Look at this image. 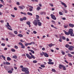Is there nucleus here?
Here are the masks:
<instances>
[{"instance_id":"nucleus-1","label":"nucleus","mask_w":74,"mask_h":74,"mask_svg":"<svg viewBox=\"0 0 74 74\" xmlns=\"http://www.w3.org/2000/svg\"><path fill=\"white\" fill-rule=\"evenodd\" d=\"M65 47L66 48H69V49L70 50V51H73V48H74V47L72 46H69V45L68 44L66 45H65Z\"/></svg>"},{"instance_id":"nucleus-2","label":"nucleus","mask_w":74,"mask_h":74,"mask_svg":"<svg viewBox=\"0 0 74 74\" xmlns=\"http://www.w3.org/2000/svg\"><path fill=\"white\" fill-rule=\"evenodd\" d=\"M62 67L63 70H66V67L64 66V65H63L61 64H60L59 65V68L60 69H61Z\"/></svg>"},{"instance_id":"nucleus-3","label":"nucleus","mask_w":74,"mask_h":74,"mask_svg":"<svg viewBox=\"0 0 74 74\" xmlns=\"http://www.w3.org/2000/svg\"><path fill=\"white\" fill-rule=\"evenodd\" d=\"M69 32V34H70L71 36H73V29H70L68 31Z\"/></svg>"},{"instance_id":"nucleus-4","label":"nucleus","mask_w":74,"mask_h":74,"mask_svg":"<svg viewBox=\"0 0 74 74\" xmlns=\"http://www.w3.org/2000/svg\"><path fill=\"white\" fill-rule=\"evenodd\" d=\"M33 23L35 26H37L38 24V23L37 22V21L36 20H34V21H33Z\"/></svg>"},{"instance_id":"nucleus-5","label":"nucleus","mask_w":74,"mask_h":74,"mask_svg":"<svg viewBox=\"0 0 74 74\" xmlns=\"http://www.w3.org/2000/svg\"><path fill=\"white\" fill-rule=\"evenodd\" d=\"M18 44L19 45H20L21 46V48H23V49H25V46L23 45V44H22V43L21 42H20L18 43Z\"/></svg>"},{"instance_id":"nucleus-6","label":"nucleus","mask_w":74,"mask_h":74,"mask_svg":"<svg viewBox=\"0 0 74 74\" xmlns=\"http://www.w3.org/2000/svg\"><path fill=\"white\" fill-rule=\"evenodd\" d=\"M51 18L53 19H54V20H56V18L55 15H53V14H51Z\"/></svg>"},{"instance_id":"nucleus-7","label":"nucleus","mask_w":74,"mask_h":74,"mask_svg":"<svg viewBox=\"0 0 74 74\" xmlns=\"http://www.w3.org/2000/svg\"><path fill=\"white\" fill-rule=\"evenodd\" d=\"M42 54H43L45 56V57H49V56L47 53H44V52H42Z\"/></svg>"},{"instance_id":"nucleus-8","label":"nucleus","mask_w":74,"mask_h":74,"mask_svg":"<svg viewBox=\"0 0 74 74\" xmlns=\"http://www.w3.org/2000/svg\"><path fill=\"white\" fill-rule=\"evenodd\" d=\"M25 73L26 74H29V69L27 68L26 70L25 71Z\"/></svg>"},{"instance_id":"nucleus-9","label":"nucleus","mask_w":74,"mask_h":74,"mask_svg":"<svg viewBox=\"0 0 74 74\" xmlns=\"http://www.w3.org/2000/svg\"><path fill=\"white\" fill-rule=\"evenodd\" d=\"M69 26L70 27H72V28H73V27H74V25L73 24H71V23H70L69 24Z\"/></svg>"},{"instance_id":"nucleus-10","label":"nucleus","mask_w":74,"mask_h":74,"mask_svg":"<svg viewBox=\"0 0 74 74\" xmlns=\"http://www.w3.org/2000/svg\"><path fill=\"white\" fill-rule=\"evenodd\" d=\"M26 55L27 57V58H28L29 59H32V57L30 56V55H29V54H26Z\"/></svg>"},{"instance_id":"nucleus-11","label":"nucleus","mask_w":74,"mask_h":74,"mask_svg":"<svg viewBox=\"0 0 74 74\" xmlns=\"http://www.w3.org/2000/svg\"><path fill=\"white\" fill-rule=\"evenodd\" d=\"M27 69V68L23 67L22 68V69H21V71H22L25 72Z\"/></svg>"},{"instance_id":"nucleus-12","label":"nucleus","mask_w":74,"mask_h":74,"mask_svg":"<svg viewBox=\"0 0 74 74\" xmlns=\"http://www.w3.org/2000/svg\"><path fill=\"white\" fill-rule=\"evenodd\" d=\"M63 32H64V33L66 35H69V32H66V31L64 30H63Z\"/></svg>"},{"instance_id":"nucleus-13","label":"nucleus","mask_w":74,"mask_h":74,"mask_svg":"<svg viewBox=\"0 0 74 74\" xmlns=\"http://www.w3.org/2000/svg\"><path fill=\"white\" fill-rule=\"evenodd\" d=\"M30 23H31L29 21H27L26 23V24H27V25H29V27L31 26V25H30Z\"/></svg>"},{"instance_id":"nucleus-14","label":"nucleus","mask_w":74,"mask_h":74,"mask_svg":"<svg viewBox=\"0 0 74 74\" xmlns=\"http://www.w3.org/2000/svg\"><path fill=\"white\" fill-rule=\"evenodd\" d=\"M61 4L62 5H63L65 7H67V5L66 4H65V3L62 2H61Z\"/></svg>"},{"instance_id":"nucleus-15","label":"nucleus","mask_w":74,"mask_h":74,"mask_svg":"<svg viewBox=\"0 0 74 74\" xmlns=\"http://www.w3.org/2000/svg\"><path fill=\"white\" fill-rule=\"evenodd\" d=\"M38 24L39 26H41L42 25V24L40 22H38Z\"/></svg>"},{"instance_id":"nucleus-16","label":"nucleus","mask_w":74,"mask_h":74,"mask_svg":"<svg viewBox=\"0 0 74 74\" xmlns=\"http://www.w3.org/2000/svg\"><path fill=\"white\" fill-rule=\"evenodd\" d=\"M7 25H5V26H6V27H10V28H12L11 27V26H10V25H9V23H7Z\"/></svg>"},{"instance_id":"nucleus-17","label":"nucleus","mask_w":74,"mask_h":74,"mask_svg":"<svg viewBox=\"0 0 74 74\" xmlns=\"http://www.w3.org/2000/svg\"><path fill=\"white\" fill-rule=\"evenodd\" d=\"M36 20H38V19L40 18V16H39L38 15H36Z\"/></svg>"},{"instance_id":"nucleus-18","label":"nucleus","mask_w":74,"mask_h":74,"mask_svg":"<svg viewBox=\"0 0 74 74\" xmlns=\"http://www.w3.org/2000/svg\"><path fill=\"white\" fill-rule=\"evenodd\" d=\"M68 26H69L68 25H64V28L65 29H67V28L68 27Z\"/></svg>"},{"instance_id":"nucleus-19","label":"nucleus","mask_w":74,"mask_h":74,"mask_svg":"<svg viewBox=\"0 0 74 74\" xmlns=\"http://www.w3.org/2000/svg\"><path fill=\"white\" fill-rule=\"evenodd\" d=\"M40 15H43L44 14H46V13H45V12H42L40 13Z\"/></svg>"},{"instance_id":"nucleus-20","label":"nucleus","mask_w":74,"mask_h":74,"mask_svg":"<svg viewBox=\"0 0 74 74\" xmlns=\"http://www.w3.org/2000/svg\"><path fill=\"white\" fill-rule=\"evenodd\" d=\"M27 14L29 15H30L31 16H32V15H33V14H32V13H30L29 12H27Z\"/></svg>"},{"instance_id":"nucleus-21","label":"nucleus","mask_w":74,"mask_h":74,"mask_svg":"<svg viewBox=\"0 0 74 74\" xmlns=\"http://www.w3.org/2000/svg\"><path fill=\"white\" fill-rule=\"evenodd\" d=\"M68 56L69 57H70V58H72L73 57V55H71L70 53L68 54Z\"/></svg>"},{"instance_id":"nucleus-22","label":"nucleus","mask_w":74,"mask_h":74,"mask_svg":"<svg viewBox=\"0 0 74 74\" xmlns=\"http://www.w3.org/2000/svg\"><path fill=\"white\" fill-rule=\"evenodd\" d=\"M12 58H14V59H17V56L16 55L13 56L12 57Z\"/></svg>"},{"instance_id":"nucleus-23","label":"nucleus","mask_w":74,"mask_h":74,"mask_svg":"<svg viewBox=\"0 0 74 74\" xmlns=\"http://www.w3.org/2000/svg\"><path fill=\"white\" fill-rule=\"evenodd\" d=\"M48 63L49 64H54L53 62H49Z\"/></svg>"},{"instance_id":"nucleus-24","label":"nucleus","mask_w":74,"mask_h":74,"mask_svg":"<svg viewBox=\"0 0 74 74\" xmlns=\"http://www.w3.org/2000/svg\"><path fill=\"white\" fill-rule=\"evenodd\" d=\"M53 45H53V44H50L48 45V46L49 47H52Z\"/></svg>"},{"instance_id":"nucleus-25","label":"nucleus","mask_w":74,"mask_h":74,"mask_svg":"<svg viewBox=\"0 0 74 74\" xmlns=\"http://www.w3.org/2000/svg\"><path fill=\"white\" fill-rule=\"evenodd\" d=\"M29 51H30L32 53L34 54V51L33 50H29Z\"/></svg>"},{"instance_id":"nucleus-26","label":"nucleus","mask_w":74,"mask_h":74,"mask_svg":"<svg viewBox=\"0 0 74 74\" xmlns=\"http://www.w3.org/2000/svg\"><path fill=\"white\" fill-rule=\"evenodd\" d=\"M21 14H23V15H27V14H26V13L23 12H21Z\"/></svg>"},{"instance_id":"nucleus-27","label":"nucleus","mask_w":74,"mask_h":74,"mask_svg":"<svg viewBox=\"0 0 74 74\" xmlns=\"http://www.w3.org/2000/svg\"><path fill=\"white\" fill-rule=\"evenodd\" d=\"M40 9L41 8H40V7L39 6H38L36 8V10H37V11H39V10H40Z\"/></svg>"},{"instance_id":"nucleus-28","label":"nucleus","mask_w":74,"mask_h":74,"mask_svg":"<svg viewBox=\"0 0 74 74\" xmlns=\"http://www.w3.org/2000/svg\"><path fill=\"white\" fill-rule=\"evenodd\" d=\"M18 36L20 37H22L23 35L22 34H19L18 35Z\"/></svg>"},{"instance_id":"nucleus-29","label":"nucleus","mask_w":74,"mask_h":74,"mask_svg":"<svg viewBox=\"0 0 74 74\" xmlns=\"http://www.w3.org/2000/svg\"><path fill=\"white\" fill-rule=\"evenodd\" d=\"M23 20L24 21H26V20H27V18H26V17H24L23 18Z\"/></svg>"},{"instance_id":"nucleus-30","label":"nucleus","mask_w":74,"mask_h":74,"mask_svg":"<svg viewBox=\"0 0 74 74\" xmlns=\"http://www.w3.org/2000/svg\"><path fill=\"white\" fill-rule=\"evenodd\" d=\"M62 40H66V38L64 36H62Z\"/></svg>"},{"instance_id":"nucleus-31","label":"nucleus","mask_w":74,"mask_h":74,"mask_svg":"<svg viewBox=\"0 0 74 74\" xmlns=\"http://www.w3.org/2000/svg\"><path fill=\"white\" fill-rule=\"evenodd\" d=\"M11 60V58H10L9 57H8L7 58V60Z\"/></svg>"},{"instance_id":"nucleus-32","label":"nucleus","mask_w":74,"mask_h":74,"mask_svg":"<svg viewBox=\"0 0 74 74\" xmlns=\"http://www.w3.org/2000/svg\"><path fill=\"white\" fill-rule=\"evenodd\" d=\"M61 53L62 55H64L65 54V53L62 50H61Z\"/></svg>"},{"instance_id":"nucleus-33","label":"nucleus","mask_w":74,"mask_h":74,"mask_svg":"<svg viewBox=\"0 0 74 74\" xmlns=\"http://www.w3.org/2000/svg\"><path fill=\"white\" fill-rule=\"evenodd\" d=\"M1 56L2 58H3V59L5 60V56H3V55H2Z\"/></svg>"},{"instance_id":"nucleus-34","label":"nucleus","mask_w":74,"mask_h":74,"mask_svg":"<svg viewBox=\"0 0 74 74\" xmlns=\"http://www.w3.org/2000/svg\"><path fill=\"white\" fill-rule=\"evenodd\" d=\"M19 8L21 9V10H23V8L22 6H19Z\"/></svg>"},{"instance_id":"nucleus-35","label":"nucleus","mask_w":74,"mask_h":74,"mask_svg":"<svg viewBox=\"0 0 74 74\" xmlns=\"http://www.w3.org/2000/svg\"><path fill=\"white\" fill-rule=\"evenodd\" d=\"M33 63H37V60H34L33 61Z\"/></svg>"},{"instance_id":"nucleus-36","label":"nucleus","mask_w":74,"mask_h":74,"mask_svg":"<svg viewBox=\"0 0 74 74\" xmlns=\"http://www.w3.org/2000/svg\"><path fill=\"white\" fill-rule=\"evenodd\" d=\"M51 71H53V72H56V70H55V69H52Z\"/></svg>"},{"instance_id":"nucleus-37","label":"nucleus","mask_w":74,"mask_h":74,"mask_svg":"<svg viewBox=\"0 0 74 74\" xmlns=\"http://www.w3.org/2000/svg\"><path fill=\"white\" fill-rule=\"evenodd\" d=\"M8 73H10V74H11L12 73V71H11L10 70L8 71Z\"/></svg>"},{"instance_id":"nucleus-38","label":"nucleus","mask_w":74,"mask_h":74,"mask_svg":"<svg viewBox=\"0 0 74 74\" xmlns=\"http://www.w3.org/2000/svg\"><path fill=\"white\" fill-rule=\"evenodd\" d=\"M40 66L41 67H42L43 68H44L45 67V65H41Z\"/></svg>"},{"instance_id":"nucleus-39","label":"nucleus","mask_w":74,"mask_h":74,"mask_svg":"<svg viewBox=\"0 0 74 74\" xmlns=\"http://www.w3.org/2000/svg\"><path fill=\"white\" fill-rule=\"evenodd\" d=\"M11 51H12V52H15V50L14 49H11Z\"/></svg>"},{"instance_id":"nucleus-40","label":"nucleus","mask_w":74,"mask_h":74,"mask_svg":"<svg viewBox=\"0 0 74 74\" xmlns=\"http://www.w3.org/2000/svg\"><path fill=\"white\" fill-rule=\"evenodd\" d=\"M28 6L30 8H32V9H33V7L32 6H30L29 5H28Z\"/></svg>"},{"instance_id":"nucleus-41","label":"nucleus","mask_w":74,"mask_h":74,"mask_svg":"<svg viewBox=\"0 0 74 74\" xmlns=\"http://www.w3.org/2000/svg\"><path fill=\"white\" fill-rule=\"evenodd\" d=\"M29 45H32V44H34V42H32L31 43H29Z\"/></svg>"},{"instance_id":"nucleus-42","label":"nucleus","mask_w":74,"mask_h":74,"mask_svg":"<svg viewBox=\"0 0 74 74\" xmlns=\"http://www.w3.org/2000/svg\"><path fill=\"white\" fill-rule=\"evenodd\" d=\"M30 45L29 43H26L25 44V46H26L27 47V45Z\"/></svg>"},{"instance_id":"nucleus-43","label":"nucleus","mask_w":74,"mask_h":74,"mask_svg":"<svg viewBox=\"0 0 74 74\" xmlns=\"http://www.w3.org/2000/svg\"><path fill=\"white\" fill-rule=\"evenodd\" d=\"M6 64L7 65H10V63L8 62H6Z\"/></svg>"},{"instance_id":"nucleus-44","label":"nucleus","mask_w":74,"mask_h":74,"mask_svg":"<svg viewBox=\"0 0 74 74\" xmlns=\"http://www.w3.org/2000/svg\"><path fill=\"white\" fill-rule=\"evenodd\" d=\"M59 14L60 15H63V13H62L61 12H59Z\"/></svg>"},{"instance_id":"nucleus-45","label":"nucleus","mask_w":74,"mask_h":74,"mask_svg":"<svg viewBox=\"0 0 74 74\" xmlns=\"http://www.w3.org/2000/svg\"><path fill=\"white\" fill-rule=\"evenodd\" d=\"M14 33L15 34H18V32L16 31H14Z\"/></svg>"},{"instance_id":"nucleus-46","label":"nucleus","mask_w":74,"mask_h":74,"mask_svg":"<svg viewBox=\"0 0 74 74\" xmlns=\"http://www.w3.org/2000/svg\"><path fill=\"white\" fill-rule=\"evenodd\" d=\"M32 58H33V59H35V57L33 55H32V56H31Z\"/></svg>"},{"instance_id":"nucleus-47","label":"nucleus","mask_w":74,"mask_h":74,"mask_svg":"<svg viewBox=\"0 0 74 74\" xmlns=\"http://www.w3.org/2000/svg\"><path fill=\"white\" fill-rule=\"evenodd\" d=\"M20 42H25V40H22L21 39L20 40Z\"/></svg>"},{"instance_id":"nucleus-48","label":"nucleus","mask_w":74,"mask_h":74,"mask_svg":"<svg viewBox=\"0 0 74 74\" xmlns=\"http://www.w3.org/2000/svg\"><path fill=\"white\" fill-rule=\"evenodd\" d=\"M20 21H21V22H23V18H20Z\"/></svg>"},{"instance_id":"nucleus-49","label":"nucleus","mask_w":74,"mask_h":74,"mask_svg":"<svg viewBox=\"0 0 74 74\" xmlns=\"http://www.w3.org/2000/svg\"><path fill=\"white\" fill-rule=\"evenodd\" d=\"M51 22L53 23V24H55V21L53 20L51 21Z\"/></svg>"},{"instance_id":"nucleus-50","label":"nucleus","mask_w":74,"mask_h":74,"mask_svg":"<svg viewBox=\"0 0 74 74\" xmlns=\"http://www.w3.org/2000/svg\"><path fill=\"white\" fill-rule=\"evenodd\" d=\"M48 60L49 61V62H52V60L49 59H48Z\"/></svg>"},{"instance_id":"nucleus-51","label":"nucleus","mask_w":74,"mask_h":74,"mask_svg":"<svg viewBox=\"0 0 74 74\" xmlns=\"http://www.w3.org/2000/svg\"><path fill=\"white\" fill-rule=\"evenodd\" d=\"M31 8H29V11H33V10Z\"/></svg>"},{"instance_id":"nucleus-52","label":"nucleus","mask_w":74,"mask_h":74,"mask_svg":"<svg viewBox=\"0 0 74 74\" xmlns=\"http://www.w3.org/2000/svg\"><path fill=\"white\" fill-rule=\"evenodd\" d=\"M49 5L51 7H53V5L52 4L50 3Z\"/></svg>"},{"instance_id":"nucleus-53","label":"nucleus","mask_w":74,"mask_h":74,"mask_svg":"<svg viewBox=\"0 0 74 74\" xmlns=\"http://www.w3.org/2000/svg\"><path fill=\"white\" fill-rule=\"evenodd\" d=\"M14 47L15 48H16V49H18V47L16 45H15L14 46Z\"/></svg>"},{"instance_id":"nucleus-54","label":"nucleus","mask_w":74,"mask_h":74,"mask_svg":"<svg viewBox=\"0 0 74 74\" xmlns=\"http://www.w3.org/2000/svg\"><path fill=\"white\" fill-rule=\"evenodd\" d=\"M33 33L34 34H37V32L35 31H34L33 32Z\"/></svg>"},{"instance_id":"nucleus-55","label":"nucleus","mask_w":74,"mask_h":74,"mask_svg":"<svg viewBox=\"0 0 74 74\" xmlns=\"http://www.w3.org/2000/svg\"><path fill=\"white\" fill-rule=\"evenodd\" d=\"M1 45H2V46H5V44H4V43H3L1 44Z\"/></svg>"},{"instance_id":"nucleus-56","label":"nucleus","mask_w":74,"mask_h":74,"mask_svg":"<svg viewBox=\"0 0 74 74\" xmlns=\"http://www.w3.org/2000/svg\"><path fill=\"white\" fill-rule=\"evenodd\" d=\"M33 50L35 51H37V49L34 48H33Z\"/></svg>"},{"instance_id":"nucleus-57","label":"nucleus","mask_w":74,"mask_h":74,"mask_svg":"<svg viewBox=\"0 0 74 74\" xmlns=\"http://www.w3.org/2000/svg\"><path fill=\"white\" fill-rule=\"evenodd\" d=\"M2 7H4V6L3 5L0 4V8H1Z\"/></svg>"},{"instance_id":"nucleus-58","label":"nucleus","mask_w":74,"mask_h":74,"mask_svg":"<svg viewBox=\"0 0 74 74\" xmlns=\"http://www.w3.org/2000/svg\"><path fill=\"white\" fill-rule=\"evenodd\" d=\"M8 29H9V30H12V29H11L9 27H8Z\"/></svg>"},{"instance_id":"nucleus-59","label":"nucleus","mask_w":74,"mask_h":74,"mask_svg":"<svg viewBox=\"0 0 74 74\" xmlns=\"http://www.w3.org/2000/svg\"><path fill=\"white\" fill-rule=\"evenodd\" d=\"M64 62H65V63H69V62H67L66 60H64Z\"/></svg>"},{"instance_id":"nucleus-60","label":"nucleus","mask_w":74,"mask_h":74,"mask_svg":"<svg viewBox=\"0 0 74 74\" xmlns=\"http://www.w3.org/2000/svg\"><path fill=\"white\" fill-rule=\"evenodd\" d=\"M12 37H15V35L14 34H12Z\"/></svg>"},{"instance_id":"nucleus-61","label":"nucleus","mask_w":74,"mask_h":74,"mask_svg":"<svg viewBox=\"0 0 74 74\" xmlns=\"http://www.w3.org/2000/svg\"><path fill=\"white\" fill-rule=\"evenodd\" d=\"M59 41H60V42H62V39H59Z\"/></svg>"},{"instance_id":"nucleus-62","label":"nucleus","mask_w":74,"mask_h":74,"mask_svg":"<svg viewBox=\"0 0 74 74\" xmlns=\"http://www.w3.org/2000/svg\"><path fill=\"white\" fill-rule=\"evenodd\" d=\"M11 16H12V17H13L14 18L15 17V15H14V14H11Z\"/></svg>"},{"instance_id":"nucleus-63","label":"nucleus","mask_w":74,"mask_h":74,"mask_svg":"<svg viewBox=\"0 0 74 74\" xmlns=\"http://www.w3.org/2000/svg\"><path fill=\"white\" fill-rule=\"evenodd\" d=\"M64 12L66 14V13H67V10H64Z\"/></svg>"},{"instance_id":"nucleus-64","label":"nucleus","mask_w":74,"mask_h":74,"mask_svg":"<svg viewBox=\"0 0 74 74\" xmlns=\"http://www.w3.org/2000/svg\"><path fill=\"white\" fill-rule=\"evenodd\" d=\"M69 65L70 66H72V65H73V64H72V63H69Z\"/></svg>"}]
</instances>
